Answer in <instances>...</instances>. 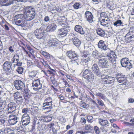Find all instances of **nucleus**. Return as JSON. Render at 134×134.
Listing matches in <instances>:
<instances>
[{
	"instance_id": "nucleus-1",
	"label": "nucleus",
	"mask_w": 134,
	"mask_h": 134,
	"mask_svg": "<svg viewBox=\"0 0 134 134\" xmlns=\"http://www.w3.org/2000/svg\"><path fill=\"white\" fill-rule=\"evenodd\" d=\"M24 9V14L26 20L30 21L33 19L35 16L34 9L30 6L25 7Z\"/></svg>"
},
{
	"instance_id": "nucleus-2",
	"label": "nucleus",
	"mask_w": 134,
	"mask_h": 134,
	"mask_svg": "<svg viewBox=\"0 0 134 134\" xmlns=\"http://www.w3.org/2000/svg\"><path fill=\"white\" fill-rule=\"evenodd\" d=\"M34 34L35 36L38 40H44L45 37V33L41 28L37 29Z\"/></svg>"
},
{
	"instance_id": "nucleus-3",
	"label": "nucleus",
	"mask_w": 134,
	"mask_h": 134,
	"mask_svg": "<svg viewBox=\"0 0 134 134\" xmlns=\"http://www.w3.org/2000/svg\"><path fill=\"white\" fill-rule=\"evenodd\" d=\"M116 78L117 81L119 83H122V84L126 85L127 81V79L125 75L121 73L116 74Z\"/></svg>"
},
{
	"instance_id": "nucleus-4",
	"label": "nucleus",
	"mask_w": 134,
	"mask_h": 134,
	"mask_svg": "<svg viewBox=\"0 0 134 134\" xmlns=\"http://www.w3.org/2000/svg\"><path fill=\"white\" fill-rule=\"evenodd\" d=\"M83 76L84 78L87 79L88 81H92L94 79V75L90 70L87 69L84 71Z\"/></svg>"
},
{
	"instance_id": "nucleus-5",
	"label": "nucleus",
	"mask_w": 134,
	"mask_h": 134,
	"mask_svg": "<svg viewBox=\"0 0 134 134\" xmlns=\"http://www.w3.org/2000/svg\"><path fill=\"white\" fill-rule=\"evenodd\" d=\"M11 63L8 61H5L3 65V69L7 75L9 74L12 72V70H14L11 67Z\"/></svg>"
},
{
	"instance_id": "nucleus-6",
	"label": "nucleus",
	"mask_w": 134,
	"mask_h": 134,
	"mask_svg": "<svg viewBox=\"0 0 134 134\" xmlns=\"http://www.w3.org/2000/svg\"><path fill=\"white\" fill-rule=\"evenodd\" d=\"M107 57H108V64H115L116 60V56L115 53L113 51H111L110 53H107Z\"/></svg>"
},
{
	"instance_id": "nucleus-7",
	"label": "nucleus",
	"mask_w": 134,
	"mask_h": 134,
	"mask_svg": "<svg viewBox=\"0 0 134 134\" xmlns=\"http://www.w3.org/2000/svg\"><path fill=\"white\" fill-rule=\"evenodd\" d=\"M101 81L105 84H111L114 81V79L112 77L103 75L101 76Z\"/></svg>"
},
{
	"instance_id": "nucleus-8",
	"label": "nucleus",
	"mask_w": 134,
	"mask_h": 134,
	"mask_svg": "<svg viewBox=\"0 0 134 134\" xmlns=\"http://www.w3.org/2000/svg\"><path fill=\"white\" fill-rule=\"evenodd\" d=\"M121 64L122 66L126 67L128 69H130L132 66V64L130 62L129 59L127 58H124L120 60Z\"/></svg>"
},
{
	"instance_id": "nucleus-9",
	"label": "nucleus",
	"mask_w": 134,
	"mask_h": 134,
	"mask_svg": "<svg viewBox=\"0 0 134 134\" xmlns=\"http://www.w3.org/2000/svg\"><path fill=\"white\" fill-rule=\"evenodd\" d=\"M14 85L18 90L22 91L25 87L24 83L19 80H15L14 82Z\"/></svg>"
},
{
	"instance_id": "nucleus-10",
	"label": "nucleus",
	"mask_w": 134,
	"mask_h": 134,
	"mask_svg": "<svg viewBox=\"0 0 134 134\" xmlns=\"http://www.w3.org/2000/svg\"><path fill=\"white\" fill-rule=\"evenodd\" d=\"M8 122L11 125L15 124L19 120L18 117L14 115H10L8 117Z\"/></svg>"
},
{
	"instance_id": "nucleus-11",
	"label": "nucleus",
	"mask_w": 134,
	"mask_h": 134,
	"mask_svg": "<svg viewBox=\"0 0 134 134\" xmlns=\"http://www.w3.org/2000/svg\"><path fill=\"white\" fill-rule=\"evenodd\" d=\"M33 89L35 91H38L42 88V84L40 83V80L39 79L33 81L32 83Z\"/></svg>"
},
{
	"instance_id": "nucleus-12",
	"label": "nucleus",
	"mask_w": 134,
	"mask_h": 134,
	"mask_svg": "<svg viewBox=\"0 0 134 134\" xmlns=\"http://www.w3.org/2000/svg\"><path fill=\"white\" fill-rule=\"evenodd\" d=\"M30 117L29 115L26 114L24 116H22L21 122L23 125L25 126L27 125L30 123Z\"/></svg>"
},
{
	"instance_id": "nucleus-13",
	"label": "nucleus",
	"mask_w": 134,
	"mask_h": 134,
	"mask_svg": "<svg viewBox=\"0 0 134 134\" xmlns=\"http://www.w3.org/2000/svg\"><path fill=\"white\" fill-rule=\"evenodd\" d=\"M68 56L70 59H72L71 62H72L73 60L75 61L78 60V57L75 52H72L71 51H68Z\"/></svg>"
},
{
	"instance_id": "nucleus-14",
	"label": "nucleus",
	"mask_w": 134,
	"mask_h": 134,
	"mask_svg": "<svg viewBox=\"0 0 134 134\" xmlns=\"http://www.w3.org/2000/svg\"><path fill=\"white\" fill-rule=\"evenodd\" d=\"M98 46L102 50L106 51L108 48V46L106 45L103 40H100L99 41L98 44Z\"/></svg>"
},
{
	"instance_id": "nucleus-15",
	"label": "nucleus",
	"mask_w": 134,
	"mask_h": 134,
	"mask_svg": "<svg viewBox=\"0 0 134 134\" xmlns=\"http://www.w3.org/2000/svg\"><path fill=\"white\" fill-rule=\"evenodd\" d=\"M48 45L49 47H56L58 46L59 44L58 40L55 38H50L48 42Z\"/></svg>"
},
{
	"instance_id": "nucleus-16",
	"label": "nucleus",
	"mask_w": 134,
	"mask_h": 134,
	"mask_svg": "<svg viewBox=\"0 0 134 134\" xmlns=\"http://www.w3.org/2000/svg\"><path fill=\"white\" fill-rule=\"evenodd\" d=\"M85 17L87 21L90 23H92L93 21L94 17L92 13L90 11H86L85 14Z\"/></svg>"
},
{
	"instance_id": "nucleus-17",
	"label": "nucleus",
	"mask_w": 134,
	"mask_h": 134,
	"mask_svg": "<svg viewBox=\"0 0 134 134\" xmlns=\"http://www.w3.org/2000/svg\"><path fill=\"white\" fill-rule=\"evenodd\" d=\"M16 108V105L15 103L14 102H11L8 104L7 109L8 112L11 113L15 110Z\"/></svg>"
},
{
	"instance_id": "nucleus-18",
	"label": "nucleus",
	"mask_w": 134,
	"mask_h": 134,
	"mask_svg": "<svg viewBox=\"0 0 134 134\" xmlns=\"http://www.w3.org/2000/svg\"><path fill=\"white\" fill-rule=\"evenodd\" d=\"M108 61L107 57H104L99 60V64L102 68H104L107 65Z\"/></svg>"
},
{
	"instance_id": "nucleus-19",
	"label": "nucleus",
	"mask_w": 134,
	"mask_h": 134,
	"mask_svg": "<svg viewBox=\"0 0 134 134\" xmlns=\"http://www.w3.org/2000/svg\"><path fill=\"white\" fill-rule=\"evenodd\" d=\"M92 70L95 74L97 76H98L100 74V72L99 71V69L98 66V65L97 64H94L92 68Z\"/></svg>"
},
{
	"instance_id": "nucleus-20",
	"label": "nucleus",
	"mask_w": 134,
	"mask_h": 134,
	"mask_svg": "<svg viewBox=\"0 0 134 134\" xmlns=\"http://www.w3.org/2000/svg\"><path fill=\"white\" fill-rule=\"evenodd\" d=\"M125 40L126 42L129 43L131 41H134V36L131 34L129 32L125 36Z\"/></svg>"
},
{
	"instance_id": "nucleus-21",
	"label": "nucleus",
	"mask_w": 134,
	"mask_h": 134,
	"mask_svg": "<svg viewBox=\"0 0 134 134\" xmlns=\"http://www.w3.org/2000/svg\"><path fill=\"white\" fill-rule=\"evenodd\" d=\"M75 31L81 34L84 35L85 33V32L82 26L80 25H76L75 27Z\"/></svg>"
},
{
	"instance_id": "nucleus-22",
	"label": "nucleus",
	"mask_w": 134,
	"mask_h": 134,
	"mask_svg": "<svg viewBox=\"0 0 134 134\" xmlns=\"http://www.w3.org/2000/svg\"><path fill=\"white\" fill-rule=\"evenodd\" d=\"M57 20L58 23L63 26L66 27L65 26H67V25H66V24H64V23H61L64 22L66 20V19L65 18V17L64 16H59L57 18Z\"/></svg>"
},
{
	"instance_id": "nucleus-23",
	"label": "nucleus",
	"mask_w": 134,
	"mask_h": 134,
	"mask_svg": "<svg viewBox=\"0 0 134 134\" xmlns=\"http://www.w3.org/2000/svg\"><path fill=\"white\" fill-rule=\"evenodd\" d=\"M14 0H1V4L2 6H8L13 3Z\"/></svg>"
},
{
	"instance_id": "nucleus-24",
	"label": "nucleus",
	"mask_w": 134,
	"mask_h": 134,
	"mask_svg": "<svg viewBox=\"0 0 134 134\" xmlns=\"http://www.w3.org/2000/svg\"><path fill=\"white\" fill-rule=\"evenodd\" d=\"M57 27V26L54 23L49 25L47 27L46 30L47 31H53L55 30Z\"/></svg>"
},
{
	"instance_id": "nucleus-25",
	"label": "nucleus",
	"mask_w": 134,
	"mask_h": 134,
	"mask_svg": "<svg viewBox=\"0 0 134 134\" xmlns=\"http://www.w3.org/2000/svg\"><path fill=\"white\" fill-rule=\"evenodd\" d=\"M15 24L18 26L21 27H24L27 24V21H22V20H19L15 21Z\"/></svg>"
},
{
	"instance_id": "nucleus-26",
	"label": "nucleus",
	"mask_w": 134,
	"mask_h": 134,
	"mask_svg": "<svg viewBox=\"0 0 134 134\" xmlns=\"http://www.w3.org/2000/svg\"><path fill=\"white\" fill-rule=\"evenodd\" d=\"M71 41L73 44L76 46H79L81 44V41L77 37H73Z\"/></svg>"
},
{
	"instance_id": "nucleus-27",
	"label": "nucleus",
	"mask_w": 134,
	"mask_h": 134,
	"mask_svg": "<svg viewBox=\"0 0 134 134\" xmlns=\"http://www.w3.org/2000/svg\"><path fill=\"white\" fill-rule=\"evenodd\" d=\"M99 123L101 125L106 126L108 127L109 126V124L107 120H103L101 119H99Z\"/></svg>"
},
{
	"instance_id": "nucleus-28",
	"label": "nucleus",
	"mask_w": 134,
	"mask_h": 134,
	"mask_svg": "<svg viewBox=\"0 0 134 134\" xmlns=\"http://www.w3.org/2000/svg\"><path fill=\"white\" fill-rule=\"evenodd\" d=\"M52 104H49V103H46L45 104V102L43 103V109L44 110L45 109H50L52 108Z\"/></svg>"
},
{
	"instance_id": "nucleus-29",
	"label": "nucleus",
	"mask_w": 134,
	"mask_h": 134,
	"mask_svg": "<svg viewBox=\"0 0 134 134\" xmlns=\"http://www.w3.org/2000/svg\"><path fill=\"white\" fill-rule=\"evenodd\" d=\"M24 99L21 96H20L19 97L14 99L15 101L19 104L22 103L23 102Z\"/></svg>"
},
{
	"instance_id": "nucleus-30",
	"label": "nucleus",
	"mask_w": 134,
	"mask_h": 134,
	"mask_svg": "<svg viewBox=\"0 0 134 134\" xmlns=\"http://www.w3.org/2000/svg\"><path fill=\"white\" fill-rule=\"evenodd\" d=\"M6 105L5 100H1L0 101V112L3 110Z\"/></svg>"
},
{
	"instance_id": "nucleus-31",
	"label": "nucleus",
	"mask_w": 134,
	"mask_h": 134,
	"mask_svg": "<svg viewBox=\"0 0 134 134\" xmlns=\"http://www.w3.org/2000/svg\"><path fill=\"white\" fill-rule=\"evenodd\" d=\"M97 33L99 36H103L105 35V31L100 28H98L96 30Z\"/></svg>"
},
{
	"instance_id": "nucleus-32",
	"label": "nucleus",
	"mask_w": 134,
	"mask_h": 134,
	"mask_svg": "<svg viewBox=\"0 0 134 134\" xmlns=\"http://www.w3.org/2000/svg\"><path fill=\"white\" fill-rule=\"evenodd\" d=\"M61 30L62 32L60 33V35L63 37L66 36L67 34V28L66 27L62 29Z\"/></svg>"
},
{
	"instance_id": "nucleus-33",
	"label": "nucleus",
	"mask_w": 134,
	"mask_h": 134,
	"mask_svg": "<svg viewBox=\"0 0 134 134\" xmlns=\"http://www.w3.org/2000/svg\"><path fill=\"white\" fill-rule=\"evenodd\" d=\"M95 95L97 97H98L100 98L103 100H105L106 97L103 94L100 93H96Z\"/></svg>"
},
{
	"instance_id": "nucleus-34",
	"label": "nucleus",
	"mask_w": 134,
	"mask_h": 134,
	"mask_svg": "<svg viewBox=\"0 0 134 134\" xmlns=\"http://www.w3.org/2000/svg\"><path fill=\"white\" fill-rule=\"evenodd\" d=\"M80 107L83 108H87L89 107V105L88 104L82 101L80 102Z\"/></svg>"
},
{
	"instance_id": "nucleus-35",
	"label": "nucleus",
	"mask_w": 134,
	"mask_h": 134,
	"mask_svg": "<svg viewBox=\"0 0 134 134\" xmlns=\"http://www.w3.org/2000/svg\"><path fill=\"white\" fill-rule=\"evenodd\" d=\"M108 21L107 20H105L103 19L100 21V24L101 25L103 26L104 27H106L107 26V25L108 24L107 23L106 21Z\"/></svg>"
},
{
	"instance_id": "nucleus-36",
	"label": "nucleus",
	"mask_w": 134,
	"mask_h": 134,
	"mask_svg": "<svg viewBox=\"0 0 134 134\" xmlns=\"http://www.w3.org/2000/svg\"><path fill=\"white\" fill-rule=\"evenodd\" d=\"M16 129L18 131V132L17 133V134L18 133V132L21 133L24 131V129L21 125H20V126L17 127Z\"/></svg>"
},
{
	"instance_id": "nucleus-37",
	"label": "nucleus",
	"mask_w": 134,
	"mask_h": 134,
	"mask_svg": "<svg viewBox=\"0 0 134 134\" xmlns=\"http://www.w3.org/2000/svg\"><path fill=\"white\" fill-rule=\"evenodd\" d=\"M0 122L2 125L4 126L6 125L8 122V120L5 119H0Z\"/></svg>"
},
{
	"instance_id": "nucleus-38",
	"label": "nucleus",
	"mask_w": 134,
	"mask_h": 134,
	"mask_svg": "<svg viewBox=\"0 0 134 134\" xmlns=\"http://www.w3.org/2000/svg\"><path fill=\"white\" fill-rule=\"evenodd\" d=\"M122 24V23L121 21V20H118L114 23V25L115 26H121Z\"/></svg>"
},
{
	"instance_id": "nucleus-39",
	"label": "nucleus",
	"mask_w": 134,
	"mask_h": 134,
	"mask_svg": "<svg viewBox=\"0 0 134 134\" xmlns=\"http://www.w3.org/2000/svg\"><path fill=\"white\" fill-rule=\"evenodd\" d=\"M109 127H107L105 126H103L100 128V129L103 132H108L109 130Z\"/></svg>"
},
{
	"instance_id": "nucleus-40",
	"label": "nucleus",
	"mask_w": 134,
	"mask_h": 134,
	"mask_svg": "<svg viewBox=\"0 0 134 134\" xmlns=\"http://www.w3.org/2000/svg\"><path fill=\"white\" fill-rule=\"evenodd\" d=\"M44 102H45V104L46 103H49V104H51V103H52V100L51 98L49 97H47L44 100Z\"/></svg>"
},
{
	"instance_id": "nucleus-41",
	"label": "nucleus",
	"mask_w": 134,
	"mask_h": 134,
	"mask_svg": "<svg viewBox=\"0 0 134 134\" xmlns=\"http://www.w3.org/2000/svg\"><path fill=\"white\" fill-rule=\"evenodd\" d=\"M4 130L5 133H9L10 132H13V131L12 130L9 128H5Z\"/></svg>"
},
{
	"instance_id": "nucleus-42",
	"label": "nucleus",
	"mask_w": 134,
	"mask_h": 134,
	"mask_svg": "<svg viewBox=\"0 0 134 134\" xmlns=\"http://www.w3.org/2000/svg\"><path fill=\"white\" fill-rule=\"evenodd\" d=\"M29 110L27 108H24L22 110V112L24 113V114L22 116H24V115L26 114L27 115H29L27 113L29 112Z\"/></svg>"
},
{
	"instance_id": "nucleus-43",
	"label": "nucleus",
	"mask_w": 134,
	"mask_h": 134,
	"mask_svg": "<svg viewBox=\"0 0 134 134\" xmlns=\"http://www.w3.org/2000/svg\"><path fill=\"white\" fill-rule=\"evenodd\" d=\"M92 127L89 125H87L85 126L84 129L87 131H91L92 129Z\"/></svg>"
},
{
	"instance_id": "nucleus-44",
	"label": "nucleus",
	"mask_w": 134,
	"mask_h": 134,
	"mask_svg": "<svg viewBox=\"0 0 134 134\" xmlns=\"http://www.w3.org/2000/svg\"><path fill=\"white\" fill-rule=\"evenodd\" d=\"M94 129L95 132L96 134H99L100 132V129L97 126H95L94 127Z\"/></svg>"
},
{
	"instance_id": "nucleus-45",
	"label": "nucleus",
	"mask_w": 134,
	"mask_h": 134,
	"mask_svg": "<svg viewBox=\"0 0 134 134\" xmlns=\"http://www.w3.org/2000/svg\"><path fill=\"white\" fill-rule=\"evenodd\" d=\"M80 3H79L76 2L73 5V7L75 9H78L80 8Z\"/></svg>"
},
{
	"instance_id": "nucleus-46",
	"label": "nucleus",
	"mask_w": 134,
	"mask_h": 134,
	"mask_svg": "<svg viewBox=\"0 0 134 134\" xmlns=\"http://www.w3.org/2000/svg\"><path fill=\"white\" fill-rule=\"evenodd\" d=\"M97 100V103L99 105L101 106L102 107L105 106V104L102 100H100L98 99Z\"/></svg>"
},
{
	"instance_id": "nucleus-47",
	"label": "nucleus",
	"mask_w": 134,
	"mask_h": 134,
	"mask_svg": "<svg viewBox=\"0 0 134 134\" xmlns=\"http://www.w3.org/2000/svg\"><path fill=\"white\" fill-rule=\"evenodd\" d=\"M23 68L22 67H19L17 69V72L20 74H21L23 71Z\"/></svg>"
},
{
	"instance_id": "nucleus-48",
	"label": "nucleus",
	"mask_w": 134,
	"mask_h": 134,
	"mask_svg": "<svg viewBox=\"0 0 134 134\" xmlns=\"http://www.w3.org/2000/svg\"><path fill=\"white\" fill-rule=\"evenodd\" d=\"M90 58L88 57H87L86 58L83 59L82 60V61L83 63H86L88 62L89 61H90Z\"/></svg>"
},
{
	"instance_id": "nucleus-49",
	"label": "nucleus",
	"mask_w": 134,
	"mask_h": 134,
	"mask_svg": "<svg viewBox=\"0 0 134 134\" xmlns=\"http://www.w3.org/2000/svg\"><path fill=\"white\" fill-rule=\"evenodd\" d=\"M100 16L101 17H103V18H108V16L107 14V13H103H103H102Z\"/></svg>"
},
{
	"instance_id": "nucleus-50",
	"label": "nucleus",
	"mask_w": 134,
	"mask_h": 134,
	"mask_svg": "<svg viewBox=\"0 0 134 134\" xmlns=\"http://www.w3.org/2000/svg\"><path fill=\"white\" fill-rule=\"evenodd\" d=\"M20 96V93L19 92H17L14 93L13 97L14 98H16Z\"/></svg>"
},
{
	"instance_id": "nucleus-51",
	"label": "nucleus",
	"mask_w": 134,
	"mask_h": 134,
	"mask_svg": "<svg viewBox=\"0 0 134 134\" xmlns=\"http://www.w3.org/2000/svg\"><path fill=\"white\" fill-rule=\"evenodd\" d=\"M36 72H31L29 74L30 77H31L32 78L36 76Z\"/></svg>"
},
{
	"instance_id": "nucleus-52",
	"label": "nucleus",
	"mask_w": 134,
	"mask_h": 134,
	"mask_svg": "<svg viewBox=\"0 0 134 134\" xmlns=\"http://www.w3.org/2000/svg\"><path fill=\"white\" fill-rule=\"evenodd\" d=\"M83 54L82 55V57H84L85 58H86L88 57L89 54L88 52H83Z\"/></svg>"
},
{
	"instance_id": "nucleus-53",
	"label": "nucleus",
	"mask_w": 134,
	"mask_h": 134,
	"mask_svg": "<svg viewBox=\"0 0 134 134\" xmlns=\"http://www.w3.org/2000/svg\"><path fill=\"white\" fill-rule=\"evenodd\" d=\"M131 6L132 8L131 11V14L132 15H134V4H131Z\"/></svg>"
},
{
	"instance_id": "nucleus-54",
	"label": "nucleus",
	"mask_w": 134,
	"mask_h": 134,
	"mask_svg": "<svg viewBox=\"0 0 134 134\" xmlns=\"http://www.w3.org/2000/svg\"><path fill=\"white\" fill-rule=\"evenodd\" d=\"M13 58L15 59L16 62H18L19 60V56L18 54L15 55Z\"/></svg>"
},
{
	"instance_id": "nucleus-55",
	"label": "nucleus",
	"mask_w": 134,
	"mask_h": 134,
	"mask_svg": "<svg viewBox=\"0 0 134 134\" xmlns=\"http://www.w3.org/2000/svg\"><path fill=\"white\" fill-rule=\"evenodd\" d=\"M93 117L91 116H88L87 117V121L88 122H92V119H93Z\"/></svg>"
},
{
	"instance_id": "nucleus-56",
	"label": "nucleus",
	"mask_w": 134,
	"mask_h": 134,
	"mask_svg": "<svg viewBox=\"0 0 134 134\" xmlns=\"http://www.w3.org/2000/svg\"><path fill=\"white\" fill-rule=\"evenodd\" d=\"M59 120L60 121V123H62L63 122H65L66 121V120L64 118L62 117L60 118Z\"/></svg>"
},
{
	"instance_id": "nucleus-57",
	"label": "nucleus",
	"mask_w": 134,
	"mask_h": 134,
	"mask_svg": "<svg viewBox=\"0 0 134 134\" xmlns=\"http://www.w3.org/2000/svg\"><path fill=\"white\" fill-rule=\"evenodd\" d=\"M128 103H133L134 102V99L132 98L128 99Z\"/></svg>"
},
{
	"instance_id": "nucleus-58",
	"label": "nucleus",
	"mask_w": 134,
	"mask_h": 134,
	"mask_svg": "<svg viewBox=\"0 0 134 134\" xmlns=\"http://www.w3.org/2000/svg\"><path fill=\"white\" fill-rule=\"evenodd\" d=\"M50 20V18L48 16H46L44 19V21L46 22H48Z\"/></svg>"
},
{
	"instance_id": "nucleus-59",
	"label": "nucleus",
	"mask_w": 134,
	"mask_h": 134,
	"mask_svg": "<svg viewBox=\"0 0 134 134\" xmlns=\"http://www.w3.org/2000/svg\"><path fill=\"white\" fill-rule=\"evenodd\" d=\"M131 126H134V118L132 119H131L130 120Z\"/></svg>"
},
{
	"instance_id": "nucleus-60",
	"label": "nucleus",
	"mask_w": 134,
	"mask_h": 134,
	"mask_svg": "<svg viewBox=\"0 0 134 134\" xmlns=\"http://www.w3.org/2000/svg\"><path fill=\"white\" fill-rule=\"evenodd\" d=\"M81 122L82 123H85L86 122V120L84 118L82 117L81 119Z\"/></svg>"
},
{
	"instance_id": "nucleus-61",
	"label": "nucleus",
	"mask_w": 134,
	"mask_h": 134,
	"mask_svg": "<svg viewBox=\"0 0 134 134\" xmlns=\"http://www.w3.org/2000/svg\"><path fill=\"white\" fill-rule=\"evenodd\" d=\"M93 2L95 4H98L100 2L101 0H92Z\"/></svg>"
},
{
	"instance_id": "nucleus-62",
	"label": "nucleus",
	"mask_w": 134,
	"mask_h": 134,
	"mask_svg": "<svg viewBox=\"0 0 134 134\" xmlns=\"http://www.w3.org/2000/svg\"><path fill=\"white\" fill-rule=\"evenodd\" d=\"M25 47L27 48L30 51L32 52V49L28 45H26Z\"/></svg>"
},
{
	"instance_id": "nucleus-63",
	"label": "nucleus",
	"mask_w": 134,
	"mask_h": 134,
	"mask_svg": "<svg viewBox=\"0 0 134 134\" xmlns=\"http://www.w3.org/2000/svg\"><path fill=\"white\" fill-rule=\"evenodd\" d=\"M41 62L42 63V64L46 66V67H48L49 65H48V64L47 63V62L46 61H44V60H43V62Z\"/></svg>"
},
{
	"instance_id": "nucleus-64",
	"label": "nucleus",
	"mask_w": 134,
	"mask_h": 134,
	"mask_svg": "<svg viewBox=\"0 0 134 134\" xmlns=\"http://www.w3.org/2000/svg\"><path fill=\"white\" fill-rule=\"evenodd\" d=\"M15 63H16V65L18 66H21L22 65L21 62L19 61V60L18 62H16Z\"/></svg>"
}]
</instances>
